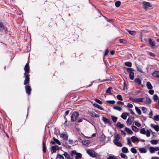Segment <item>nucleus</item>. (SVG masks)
Returning a JSON list of instances; mask_svg holds the SVG:
<instances>
[{
    "label": "nucleus",
    "mask_w": 159,
    "mask_h": 159,
    "mask_svg": "<svg viewBox=\"0 0 159 159\" xmlns=\"http://www.w3.org/2000/svg\"><path fill=\"white\" fill-rule=\"evenodd\" d=\"M29 61L25 65L24 70L25 72L24 73V77L25 78V80L24 81V84L26 85L27 84H29L30 83V77L29 73L30 72V66H29Z\"/></svg>",
    "instance_id": "obj_1"
},
{
    "label": "nucleus",
    "mask_w": 159,
    "mask_h": 159,
    "mask_svg": "<svg viewBox=\"0 0 159 159\" xmlns=\"http://www.w3.org/2000/svg\"><path fill=\"white\" fill-rule=\"evenodd\" d=\"M126 70L129 75V78L131 80H133L134 77V69L131 68H127Z\"/></svg>",
    "instance_id": "obj_2"
},
{
    "label": "nucleus",
    "mask_w": 159,
    "mask_h": 159,
    "mask_svg": "<svg viewBox=\"0 0 159 159\" xmlns=\"http://www.w3.org/2000/svg\"><path fill=\"white\" fill-rule=\"evenodd\" d=\"M79 116V114L78 112L75 111L72 114L71 116V120L72 122H75L77 120V118Z\"/></svg>",
    "instance_id": "obj_3"
},
{
    "label": "nucleus",
    "mask_w": 159,
    "mask_h": 159,
    "mask_svg": "<svg viewBox=\"0 0 159 159\" xmlns=\"http://www.w3.org/2000/svg\"><path fill=\"white\" fill-rule=\"evenodd\" d=\"M130 99L133 102H144V98H130Z\"/></svg>",
    "instance_id": "obj_4"
},
{
    "label": "nucleus",
    "mask_w": 159,
    "mask_h": 159,
    "mask_svg": "<svg viewBox=\"0 0 159 159\" xmlns=\"http://www.w3.org/2000/svg\"><path fill=\"white\" fill-rule=\"evenodd\" d=\"M134 120V116H130L126 121V124L128 125H129L131 124Z\"/></svg>",
    "instance_id": "obj_5"
},
{
    "label": "nucleus",
    "mask_w": 159,
    "mask_h": 159,
    "mask_svg": "<svg viewBox=\"0 0 159 159\" xmlns=\"http://www.w3.org/2000/svg\"><path fill=\"white\" fill-rule=\"evenodd\" d=\"M28 84H27L25 85L26 86H25V89L26 93L28 94V95H30V94L31 89L30 86L28 85Z\"/></svg>",
    "instance_id": "obj_6"
},
{
    "label": "nucleus",
    "mask_w": 159,
    "mask_h": 159,
    "mask_svg": "<svg viewBox=\"0 0 159 159\" xmlns=\"http://www.w3.org/2000/svg\"><path fill=\"white\" fill-rule=\"evenodd\" d=\"M87 152L89 155L92 157H96L97 154L95 153V152H93L91 150L88 149Z\"/></svg>",
    "instance_id": "obj_7"
},
{
    "label": "nucleus",
    "mask_w": 159,
    "mask_h": 159,
    "mask_svg": "<svg viewBox=\"0 0 159 159\" xmlns=\"http://www.w3.org/2000/svg\"><path fill=\"white\" fill-rule=\"evenodd\" d=\"M142 3L143 4V7L145 9H147L148 7H151L150 3L149 2L143 1V2Z\"/></svg>",
    "instance_id": "obj_8"
},
{
    "label": "nucleus",
    "mask_w": 159,
    "mask_h": 159,
    "mask_svg": "<svg viewBox=\"0 0 159 159\" xmlns=\"http://www.w3.org/2000/svg\"><path fill=\"white\" fill-rule=\"evenodd\" d=\"M53 141H51V143L52 144H55L56 143L58 144L59 145H60L61 144V143L57 139L55 138L54 137H53Z\"/></svg>",
    "instance_id": "obj_9"
},
{
    "label": "nucleus",
    "mask_w": 159,
    "mask_h": 159,
    "mask_svg": "<svg viewBox=\"0 0 159 159\" xmlns=\"http://www.w3.org/2000/svg\"><path fill=\"white\" fill-rule=\"evenodd\" d=\"M61 138H62L65 140H67L68 139V136L67 134L61 133L59 134Z\"/></svg>",
    "instance_id": "obj_10"
},
{
    "label": "nucleus",
    "mask_w": 159,
    "mask_h": 159,
    "mask_svg": "<svg viewBox=\"0 0 159 159\" xmlns=\"http://www.w3.org/2000/svg\"><path fill=\"white\" fill-rule=\"evenodd\" d=\"M152 75L155 78H159V71H155L152 73Z\"/></svg>",
    "instance_id": "obj_11"
},
{
    "label": "nucleus",
    "mask_w": 159,
    "mask_h": 159,
    "mask_svg": "<svg viewBox=\"0 0 159 159\" xmlns=\"http://www.w3.org/2000/svg\"><path fill=\"white\" fill-rule=\"evenodd\" d=\"M4 30H5L6 32L7 31V30L6 29L5 27L3 25L2 23L1 22H0V32Z\"/></svg>",
    "instance_id": "obj_12"
},
{
    "label": "nucleus",
    "mask_w": 159,
    "mask_h": 159,
    "mask_svg": "<svg viewBox=\"0 0 159 159\" xmlns=\"http://www.w3.org/2000/svg\"><path fill=\"white\" fill-rule=\"evenodd\" d=\"M59 148L57 145H54L52 147L51 149L53 151V152L54 153L56 152L57 150H59Z\"/></svg>",
    "instance_id": "obj_13"
},
{
    "label": "nucleus",
    "mask_w": 159,
    "mask_h": 159,
    "mask_svg": "<svg viewBox=\"0 0 159 159\" xmlns=\"http://www.w3.org/2000/svg\"><path fill=\"white\" fill-rule=\"evenodd\" d=\"M136 67L137 70L141 73H143V69L142 67L138 65L137 64H136Z\"/></svg>",
    "instance_id": "obj_14"
},
{
    "label": "nucleus",
    "mask_w": 159,
    "mask_h": 159,
    "mask_svg": "<svg viewBox=\"0 0 159 159\" xmlns=\"http://www.w3.org/2000/svg\"><path fill=\"white\" fill-rule=\"evenodd\" d=\"M151 126L152 128H154L155 130L158 131L159 130V127L158 125H154L153 124H151Z\"/></svg>",
    "instance_id": "obj_15"
},
{
    "label": "nucleus",
    "mask_w": 159,
    "mask_h": 159,
    "mask_svg": "<svg viewBox=\"0 0 159 159\" xmlns=\"http://www.w3.org/2000/svg\"><path fill=\"white\" fill-rule=\"evenodd\" d=\"M139 150L140 153H145L147 152L146 148H140L139 149Z\"/></svg>",
    "instance_id": "obj_16"
},
{
    "label": "nucleus",
    "mask_w": 159,
    "mask_h": 159,
    "mask_svg": "<svg viewBox=\"0 0 159 159\" xmlns=\"http://www.w3.org/2000/svg\"><path fill=\"white\" fill-rule=\"evenodd\" d=\"M113 142L116 146L119 147H121L122 146V144L119 142L118 141H116L115 140H113Z\"/></svg>",
    "instance_id": "obj_17"
},
{
    "label": "nucleus",
    "mask_w": 159,
    "mask_h": 159,
    "mask_svg": "<svg viewBox=\"0 0 159 159\" xmlns=\"http://www.w3.org/2000/svg\"><path fill=\"white\" fill-rule=\"evenodd\" d=\"M146 100H145V99L144 100V102H145L146 104H149L151 103L150 99L149 98L146 97Z\"/></svg>",
    "instance_id": "obj_18"
},
{
    "label": "nucleus",
    "mask_w": 159,
    "mask_h": 159,
    "mask_svg": "<svg viewBox=\"0 0 159 159\" xmlns=\"http://www.w3.org/2000/svg\"><path fill=\"white\" fill-rule=\"evenodd\" d=\"M131 139L132 142L133 143H135L136 142H138V139L135 136H133L131 137Z\"/></svg>",
    "instance_id": "obj_19"
},
{
    "label": "nucleus",
    "mask_w": 159,
    "mask_h": 159,
    "mask_svg": "<svg viewBox=\"0 0 159 159\" xmlns=\"http://www.w3.org/2000/svg\"><path fill=\"white\" fill-rule=\"evenodd\" d=\"M149 43L151 47H153L155 46V41H152L151 38L149 39Z\"/></svg>",
    "instance_id": "obj_20"
},
{
    "label": "nucleus",
    "mask_w": 159,
    "mask_h": 159,
    "mask_svg": "<svg viewBox=\"0 0 159 159\" xmlns=\"http://www.w3.org/2000/svg\"><path fill=\"white\" fill-rule=\"evenodd\" d=\"M102 120L105 123H107L108 124H111V123L110 121L107 118L103 117H102Z\"/></svg>",
    "instance_id": "obj_21"
},
{
    "label": "nucleus",
    "mask_w": 159,
    "mask_h": 159,
    "mask_svg": "<svg viewBox=\"0 0 159 159\" xmlns=\"http://www.w3.org/2000/svg\"><path fill=\"white\" fill-rule=\"evenodd\" d=\"M125 130L129 134H133V132L129 128L125 127Z\"/></svg>",
    "instance_id": "obj_22"
},
{
    "label": "nucleus",
    "mask_w": 159,
    "mask_h": 159,
    "mask_svg": "<svg viewBox=\"0 0 159 159\" xmlns=\"http://www.w3.org/2000/svg\"><path fill=\"white\" fill-rule=\"evenodd\" d=\"M116 126L117 127L122 128L124 127V125L123 124H121L120 122H117L116 124Z\"/></svg>",
    "instance_id": "obj_23"
},
{
    "label": "nucleus",
    "mask_w": 159,
    "mask_h": 159,
    "mask_svg": "<svg viewBox=\"0 0 159 159\" xmlns=\"http://www.w3.org/2000/svg\"><path fill=\"white\" fill-rule=\"evenodd\" d=\"M65 156L66 159H70V157L67 152H65L63 154Z\"/></svg>",
    "instance_id": "obj_24"
},
{
    "label": "nucleus",
    "mask_w": 159,
    "mask_h": 159,
    "mask_svg": "<svg viewBox=\"0 0 159 159\" xmlns=\"http://www.w3.org/2000/svg\"><path fill=\"white\" fill-rule=\"evenodd\" d=\"M93 105L94 107L97 108L98 109H100L101 110H104V109L103 108H102V107H101V106H100L99 105H98V104L94 103L93 104Z\"/></svg>",
    "instance_id": "obj_25"
},
{
    "label": "nucleus",
    "mask_w": 159,
    "mask_h": 159,
    "mask_svg": "<svg viewBox=\"0 0 159 159\" xmlns=\"http://www.w3.org/2000/svg\"><path fill=\"white\" fill-rule=\"evenodd\" d=\"M122 152L124 153H127L128 152V148L125 147H123L122 149Z\"/></svg>",
    "instance_id": "obj_26"
},
{
    "label": "nucleus",
    "mask_w": 159,
    "mask_h": 159,
    "mask_svg": "<svg viewBox=\"0 0 159 159\" xmlns=\"http://www.w3.org/2000/svg\"><path fill=\"white\" fill-rule=\"evenodd\" d=\"M76 155V156L75 157V158L76 159H78L79 158H81L82 157V154L80 153L77 152Z\"/></svg>",
    "instance_id": "obj_27"
},
{
    "label": "nucleus",
    "mask_w": 159,
    "mask_h": 159,
    "mask_svg": "<svg viewBox=\"0 0 159 159\" xmlns=\"http://www.w3.org/2000/svg\"><path fill=\"white\" fill-rule=\"evenodd\" d=\"M82 143L84 145H87L90 143V142L88 140H85L83 141Z\"/></svg>",
    "instance_id": "obj_28"
},
{
    "label": "nucleus",
    "mask_w": 159,
    "mask_h": 159,
    "mask_svg": "<svg viewBox=\"0 0 159 159\" xmlns=\"http://www.w3.org/2000/svg\"><path fill=\"white\" fill-rule=\"evenodd\" d=\"M134 82L139 85L141 84V81L139 78L135 79L134 80Z\"/></svg>",
    "instance_id": "obj_29"
},
{
    "label": "nucleus",
    "mask_w": 159,
    "mask_h": 159,
    "mask_svg": "<svg viewBox=\"0 0 159 159\" xmlns=\"http://www.w3.org/2000/svg\"><path fill=\"white\" fill-rule=\"evenodd\" d=\"M147 86L148 89H152V86L151 83L149 82L147 83Z\"/></svg>",
    "instance_id": "obj_30"
},
{
    "label": "nucleus",
    "mask_w": 159,
    "mask_h": 159,
    "mask_svg": "<svg viewBox=\"0 0 159 159\" xmlns=\"http://www.w3.org/2000/svg\"><path fill=\"white\" fill-rule=\"evenodd\" d=\"M125 65L127 66L131 67L132 66V63L131 62L127 61L125 62Z\"/></svg>",
    "instance_id": "obj_31"
},
{
    "label": "nucleus",
    "mask_w": 159,
    "mask_h": 159,
    "mask_svg": "<svg viewBox=\"0 0 159 159\" xmlns=\"http://www.w3.org/2000/svg\"><path fill=\"white\" fill-rule=\"evenodd\" d=\"M135 109L136 111L138 113L139 115H140L141 114V111L140 110L138 107H135Z\"/></svg>",
    "instance_id": "obj_32"
},
{
    "label": "nucleus",
    "mask_w": 159,
    "mask_h": 159,
    "mask_svg": "<svg viewBox=\"0 0 159 159\" xmlns=\"http://www.w3.org/2000/svg\"><path fill=\"white\" fill-rule=\"evenodd\" d=\"M43 152L45 153L46 152V148L45 146L44 140H43Z\"/></svg>",
    "instance_id": "obj_33"
},
{
    "label": "nucleus",
    "mask_w": 159,
    "mask_h": 159,
    "mask_svg": "<svg viewBox=\"0 0 159 159\" xmlns=\"http://www.w3.org/2000/svg\"><path fill=\"white\" fill-rule=\"evenodd\" d=\"M115 139L113 140H115L116 141H118L120 139V136L119 134H117L115 136Z\"/></svg>",
    "instance_id": "obj_34"
},
{
    "label": "nucleus",
    "mask_w": 159,
    "mask_h": 159,
    "mask_svg": "<svg viewBox=\"0 0 159 159\" xmlns=\"http://www.w3.org/2000/svg\"><path fill=\"white\" fill-rule=\"evenodd\" d=\"M151 143L152 144H157L158 143V140H152L150 141Z\"/></svg>",
    "instance_id": "obj_35"
},
{
    "label": "nucleus",
    "mask_w": 159,
    "mask_h": 159,
    "mask_svg": "<svg viewBox=\"0 0 159 159\" xmlns=\"http://www.w3.org/2000/svg\"><path fill=\"white\" fill-rule=\"evenodd\" d=\"M111 117L113 121L115 123L116 122L118 119L117 117L115 116H112Z\"/></svg>",
    "instance_id": "obj_36"
},
{
    "label": "nucleus",
    "mask_w": 159,
    "mask_h": 159,
    "mask_svg": "<svg viewBox=\"0 0 159 159\" xmlns=\"http://www.w3.org/2000/svg\"><path fill=\"white\" fill-rule=\"evenodd\" d=\"M149 151L151 153H154L155 152L154 147H150L149 148Z\"/></svg>",
    "instance_id": "obj_37"
},
{
    "label": "nucleus",
    "mask_w": 159,
    "mask_h": 159,
    "mask_svg": "<svg viewBox=\"0 0 159 159\" xmlns=\"http://www.w3.org/2000/svg\"><path fill=\"white\" fill-rule=\"evenodd\" d=\"M121 2L119 1H116L115 3V5L117 7H119L120 5Z\"/></svg>",
    "instance_id": "obj_38"
},
{
    "label": "nucleus",
    "mask_w": 159,
    "mask_h": 159,
    "mask_svg": "<svg viewBox=\"0 0 159 159\" xmlns=\"http://www.w3.org/2000/svg\"><path fill=\"white\" fill-rule=\"evenodd\" d=\"M146 132L144 128L141 129L140 131V133L143 134H146Z\"/></svg>",
    "instance_id": "obj_39"
},
{
    "label": "nucleus",
    "mask_w": 159,
    "mask_h": 159,
    "mask_svg": "<svg viewBox=\"0 0 159 159\" xmlns=\"http://www.w3.org/2000/svg\"><path fill=\"white\" fill-rule=\"evenodd\" d=\"M121 117L124 119L125 120L127 117V116L126 114L123 113L121 116Z\"/></svg>",
    "instance_id": "obj_40"
},
{
    "label": "nucleus",
    "mask_w": 159,
    "mask_h": 159,
    "mask_svg": "<svg viewBox=\"0 0 159 159\" xmlns=\"http://www.w3.org/2000/svg\"><path fill=\"white\" fill-rule=\"evenodd\" d=\"M132 130L135 132H137L138 131V128L135 126H132Z\"/></svg>",
    "instance_id": "obj_41"
},
{
    "label": "nucleus",
    "mask_w": 159,
    "mask_h": 159,
    "mask_svg": "<svg viewBox=\"0 0 159 159\" xmlns=\"http://www.w3.org/2000/svg\"><path fill=\"white\" fill-rule=\"evenodd\" d=\"M113 108L115 110H117L119 111H120L121 110V108L118 106H114L113 107Z\"/></svg>",
    "instance_id": "obj_42"
},
{
    "label": "nucleus",
    "mask_w": 159,
    "mask_h": 159,
    "mask_svg": "<svg viewBox=\"0 0 159 159\" xmlns=\"http://www.w3.org/2000/svg\"><path fill=\"white\" fill-rule=\"evenodd\" d=\"M130 151L131 152H132V153H134L135 154V153H137V150L134 148H132L130 149Z\"/></svg>",
    "instance_id": "obj_43"
},
{
    "label": "nucleus",
    "mask_w": 159,
    "mask_h": 159,
    "mask_svg": "<svg viewBox=\"0 0 159 159\" xmlns=\"http://www.w3.org/2000/svg\"><path fill=\"white\" fill-rule=\"evenodd\" d=\"M116 98L118 100H119L120 101L123 100L122 97V96H121V95H120V94L116 96Z\"/></svg>",
    "instance_id": "obj_44"
},
{
    "label": "nucleus",
    "mask_w": 159,
    "mask_h": 159,
    "mask_svg": "<svg viewBox=\"0 0 159 159\" xmlns=\"http://www.w3.org/2000/svg\"><path fill=\"white\" fill-rule=\"evenodd\" d=\"M146 134L147 137H149L150 136V132L149 130H147L146 132Z\"/></svg>",
    "instance_id": "obj_45"
},
{
    "label": "nucleus",
    "mask_w": 159,
    "mask_h": 159,
    "mask_svg": "<svg viewBox=\"0 0 159 159\" xmlns=\"http://www.w3.org/2000/svg\"><path fill=\"white\" fill-rule=\"evenodd\" d=\"M153 99L154 101H156L158 98V97L157 94H154L153 96Z\"/></svg>",
    "instance_id": "obj_46"
},
{
    "label": "nucleus",
    "mask_w": 159,
    "mask_h": 159,
    "mask_svg": "<svg viewBox=\"0 0 159 159\" xmlns=\"http://www.w3.org/2000/svg\"><path fill=\"white\" fill-rule=\"evenodd\" d=\"M112 89V88L111 87L108 88L106 90V93H109L110 94H111V91Z\"/></svg>",
    "instance_id": "obj_47"
},
{
    "label": "nucleus",
    "mask_w": 159,
    "mask_h": 159,
    "mask_svg": "<svg viewBox=\"0 0 159 159\" xmlns=\"http://www.w3.org/2000/svg\"><path fill=\"white\" fill-rule=\"evenodd\" d=\"M135 125L138 127H139L141 125V124L138 121H135Z\"/></svg>",
    "instance_id": "obj_48"
},
{
    "label": "nucleus",
    "mask_w": 159,
    "mask_h": 159,
    "mask_svg": "<svg viewBox=\"0 0 159 159\" xmlns=\"http://www.w3.org/2000/svg\"><path fill=\"white\" fill-rule=\"evenodd\" d=\"M128 32L131 35H134L135 34V32L134 31L128 30Z\"/></svg>",
    "instance_id": "obj_49"
},
{
    "label": "nucleus",
    "mask_w": 159,
    "mask_h": 159,
    "mask_svg": "<svg viewBox=\"0 0 159 159\" xmlns=\"http://www.w3.org/2000/svg\"><path fill=\"white\" fill-rule=\"evenodd\" d=\"M107 102L110 104H114L115 103V102L113 100H108L107 101Z\"/></svg>",
    "instance_id": "obj_50"
},
{
    "label": "nucleus",
    "mask_w": 159,
    "mask_h": 159,
    "mask_svg": "<svg viewBox=\"0 0 159 159\" xmlns=\"http://www.w3.org/2000/svg\"><path fill=\"white\" fill-rule=\"evenodd\" d=\"M57 158L58 159H64V157L61 155L58 154L57 155Z\"/></svg>",
    "instance_id": "obj_51"
},
{
    "label": "nucleus",
    "mask_w": 159,
    "mask_h": 159,
    "mask_svg": "<svg viewBox=\"0 0 159 159\" xmlns=\"http://www.w3.org/2000/svg\"><path fill=\"white\" fill-rule=\"evenodd\" d=\"M95 101L96 102H97V103H98L99 104H102V101H100V100L99 99H95Z\"/></svg>",
    "instance_id": "obj_52"
},
{
    "label": "nucleus",
    "mask_w": 159,
    "mask_h": 159,
    "mask_svg": "<svg viewBox=\"0 0 159 159\" xmlns=\"http://www.w3.org/2000/svg\"><path fill=\"white\" fill-rule=\"evenodd\" d=\"M154 119L157 121L159 120V115H157L154 116Z\"/></svg>",
    "instance_id": "obj_53"
},
{
    "label": "nucleus",
    "mask_w": 159,
    "mask_h": 159,
    "mask_svg": "<svg viewBox=\"0 0 159 159\" xmlns=\"http://www.w3.org/2000/svg\"><path fill=\"white\" fill-rule=\"evenodd\" d=\"M77 152L75 150H73L71 151V154L72 156H73L75 155H76Z\"/></svg>",
    "instance_id": "obj_54"
},
{
    "label": "nucleus",
    "mask_w": 159,
    "mask_h": 159,
    "mask_svg": "<svg viewBox=\"0 0 159 159\" xmlns=\"http://www.w3.org/2000/svg\"><path fill=\"white\" fill-rule=\"evenodd\" d=\"M107 159H117V158L115 156H110L107 158Z\"/></svg>",
    "instance_id": "obj_55"
},
{
    "label": "nucleus",
    "mask_w": 159,
    "mask_h": 159,
    "mask_svg": "<svg viewBox=\"0 0 159 159\" xmlns=\"http://www.w3.org/2000/svg\"><path fill=\"white\" fill-rule=\"evenodd\" d=\"M120 156L122 158H127V157L125 154L123 153H121Z\"/></svg>",
    "instance_id": "obj_56"
},
{
    "label": "nucleus",
    "mask_w": 159,
    "mask_h": 159,
    "mask_svg": "<svg viewBox=\"0 0 159 159\" xmlns=\"http://www.w3.org/2000/svg\"><path fill=\"white\" fill-rule=\"evenodd\" d=\"M148 92L151 95H152L154 93V90L152 89H150Z\"/></svg>",
    "instance_id": "obj_57"
},
{
    "label": "nucleus",
    "mask_w": 159,
    "mask_h": 159,
    "mask_svg": "<svg viewBox=\"0 0 159 159\" xmlns=\"http://www.w3.org/2000/svg\"><path fill=\"white\" fill-rule=\"evenodd\" d=\"M109 50L107 49L105 51V52L104 53V56H106V55H107L108 53H109Z\"/></svg>",
    "instance_id": "obj_58"
},
{
    "label": "nucleus",
    "mask_w": 159,
    "mask_h": 159,
    "mask_svg": "<svg viewBox=\"0 0 159 159\" xmlns=\"http://www.w3.org/2000/svg\"><path fill=\"white\" fill-rule=\"evenodd\" d=\"M142 110L143 112H145L147 111L146 108L144 107H142Z\"/></svg>",
    "instance_id": "obj_59"
},
{
    "label": "nucleus",
    "mask_w": 159,
    "mask_h": 159,
    "mask_svg": "<svg viewBox=\"0 0 159 159\" xmlns=\"http://www.w3.org/2000/svg\"><path fill=\"white\" fill-rule=\"evenodd\" d=\"M117 103L118 104H119L120 105H124V103L123 102H122L121 101H118L117 102Z\"/></svg>",
    "instance_id": "obj_60"
},
{
    "label": "nucleus",
    "mask_w": 159,
    "mask_h": 159,
    "mask_svg": "<svg viewBox=\"0 0 159 159\" xmlns=\"http://www.w3.org/2000/svg\"><path fill=\"white\" fill-rule=\"evenodd\" d=\"M127 141L128 144L130 145V144H131V143L129 138H128L127 139Z\"/></svg>",
    "instance_id": "obj_61"
},
{
    "label": "nucleus",
    "mask_w": 159,
    "mask_h": 159,
    "mask_svg": "<svg viewBox=\"0 0 159 159\" xmlns=\"http://www.w3.org/2000/svg\"><path fill=\"white\" fill-rule=\"evenodd\" d=\"M149 56L153 57H154L155 56V55L151 52H149Z\"/></svg>",
    "instance_id": "obj_62"
},
{
    "label": "nucleus",
    "mask_w": 159,
    "mask_h": 159,
    "mask_svg": "<svg viewBox=\"0 0 159 159\" xmlns=\"http://www.w3.org/2000/svg\"><path fill=\"white\" fill-rule=\"evenodd\" d=\"M127 107L129 108H132L133 107V105L132 104L130 103H128Z\"/></svg>",
    "instance_id": "obj_63"
},
{
    "label": "nucleus",
    "mask_w": 159,
    "mask_h": 159,
    "mask_svg": "<svg viewBox=\"0 0 159 159\" xmlns=\"http://www.w3.org/2000/svg\"><path fill=\"white\" fill-rule=\"evenodd\" d=\"M151 159H159V157H152Z\"/></svg>",
    "instance_id": "obj_64"
}]
</instances>
